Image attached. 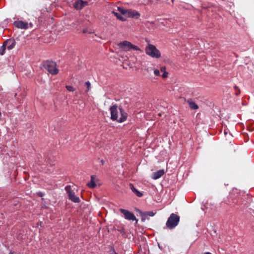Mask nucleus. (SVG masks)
<instances>
[{"instance_id": "obj_30", "label": "nucleus", "mask_w": 254, "mask_h": 254, "mask_svg": "<svg viewBox=\"0 0 254 254\" xmlns=\"http://www.w3.org/2000/svg\"><path fill=\"white\" fill-rule=\"evenodd\" d=\"M113 252L115 253V254H117V253L115 252L114 250H113Z\"/></svg>"}, {"instance_id": "obj_22", "label": "nucleus", "mask_w": 254, "mask_h": 254, "mask_svg": "<svg viewBox=\"0 0 254 254\" xmlns=\"http://www.w3.org/2000/svg\"><path fill=\"white\" fill-rule=\"evenodd\" d=\"M154 74L156 76H159L160 75V71L158 69H153Z\"/></svg>"}, {"instance_id": "obj_2", "label": "nucleus", "mask_w": 254, "mask_h": 254, "mask_svg": "<svg viewBox=\"0 0 254 254\" xmlns=\"http://www.w3.org/2000/svg\"><path fill=\"white\" fill-rule=\"evenodd\" d=\"M118 46L119 48L124 51L127 52L131 50L133 51H140V48L137 46L133 45L130 42L127 41H124L118 44Z\"/></svg>"}, {"instance_id": "obj_31", "label": "nucleus", "mask_w": 254, "mask_h": 254, "mask_svg": "<svg viewBox=\"0 0 254 254\" xmlns=\"http://www.w3.org/2000/svg\"><path fill=\"white\" fill-rule=\"evenodd\" d=\"M146 70H147V71H149V68H147V69H146Z\"/></svg>"}, {"instance_id": "obj_9", "label": "nucleus", "mask_w": 254, "mask_h": 254, "mask_svg": "<svg viewBox=\"0 0 254 254\" xmlns=\"http://www.w3.org/2000/svg\"><path fill=\"white\" fill-rule=\"evenodd\" d=\"M139 213H140L141 216L142 217L141 221L144 222V221H145V220L146 219V217L147 216H148L152 217V216H154L156 212H154L153 211L142 212V211H139Z\"/></svg>"}, {"instance_id": "obj_11", "label": "nucleus", "mask_w": 254, "mask_h": 254, "mask_svg": "<svg viewBox=\"0 0 254 254\" xmlns=\"http://www.w3.org/2000/svg\"><path fill=\"white\" fill-rule=\"evenodd\" d=\"M140 16V14L134 10L128 9L127 17L134 18H138Z\"/></svg>"}, {"instance_id": "obj_26", "label": "nucleus", "mask_w": 254, "mask_h": 254, "mask_svg": "<svg viewBox=\"0 0 254 254\" xmlns=\"http://www.w3.org/2000/svg\"><path fill=\"white\" fill-rule=\"evenodd\" d=\"M101 164H102V165H104V164L105 162H104V161L103 160H101Z\"/></svg>"}, {"instance_id": "obj_23", "label": "nucleus", "mask_w": 254, "mask_h": 254, "mask_svg": "<svg viewBox=\"0 0 254 254\" xmlns=\"http://www.w3.org/2000/svg\"><path fill=\"white\" fill-rule=\"evenodd\" d=\"M83 33H89V34H91V33H93V32L92 31H88L87 29H84L83 30Z\"/></svg>"}, {"instance_id": "obj_10", "label": "nucleus", "mask_w": 254, "mask_h": 254, "mask_svg": "<svg viewBox=\"0 0 254 254\" xmlns=\"http://www.w3.org/2000/svg\"><path fill=\"white\" fill-rule=\"evenodd\" d=\"M87 4V1H85L82 0H78L75 2L74 6L76 9H81L83 7H84Z\"/></svg>"}, {"instance_id": "obj_5", "label": "nucleus", "mask_w": 254, "mask_h": 254, "mask_svg": "<svg viewBox=\"0 0 254 254\" xmlns=\"http://www.w3.org/2000/svg\"><path fill=\"white\" fill-rule=\"evenodd\" d=\"M44 66L50 73L55 75L58 73V69L56 68V64L52 61H46L44 64Z\"/></svg>"}, {"instance_id": "obj_15", "label": "nucleus", "mask_w": 254, "mask_h": 254, "mask_svg": "<svg viewBox=\"0 0 254 254\" xmlns=\"http://www.w3.org/2000/svg\"><path fill=\"white\" fill-rule=\"evenodd\" d=\"M91 178V181L87 184V186L90 188H94L96 186L94 180V177L93 176H92Z\"/></svg>"}, {"instance_id": "obj_6", "label": "nucleus", "mask_w": 254, "mask_h": 254, "mask_svg": "<svg viewBox=\"0 0 254 254\" xmlns=\"http://www.w3.org/2000/svg\"><path fill=\"white\" fill-rule=\"evenodd\" d=\"M65 190L68 194V197L70 200L75 203H78L80 202V198L79 197L75 196L74 192L71 189L70 186H68L65 188Z\"/></svg>"}, {"instance_id": "obj_16", "label": "nucleus", "mask_w": 254, "mask_h": 254, "mask_svg": "<svg viewBox=\"0 0 254 254\" xmlns=\"http://www.w3.org/2000/svg\"><path fill=\"white\" fill-rule=\"evenodd\" d=\"M7 41H9V43L6 45V47L9 50L12 49L15 45V42L14 40H8Z\"/></svg>"}, {"instance_id": "obj_29", "label": "nucleus", "mask_w": 254, "mask_h": 254, "mask_svg": "<svg viewBox=\"0 0 254 254\" xmlns=\"http://www.w3.org/2000/svg\"><path fill=\"white\" fill-rule=\"evenodd\" d=\"M227 131L226 130H224V134H225V135H226V134H227Z\"/></svg>"}, {"instance_id": "obj_21", "label": "nucleus", "mask_w": 254, "mask_h": 254, "mask_svg": "<svg viewBox=\"0 0 254 254\" xmlns=\"http://www.w3.org/2000/svg\"><path fill=\"white\" fill-rule=\"evenodd\" d=\"M66 89L70 92H73L75 90V89L71 86L66 85Z\"/></svg>"}, {"instance_id": "obj_19", "label": "nucleus", "mask_w": 254, "mask_h": 254, "mask_svg": "<svg viewBox=\"0 0 254 254\" xmlns=\"http://www.w3.org/2000/svg\"><path fill=\"white\" fill-rule=\"evenodd\" d=\"M118 10L121 13H122L123 14H124V15H126V16H127L128 9H125L122 8L121 7H118Z\"/></svg>"}, {"instance_id": "obj_1", "label": "nucleus", "mask_w": 254, "mask_h": 254, "mask_svg": "<svg viewBox=\"0 0 254 254\" xmlns=\"http://www.w3.org/2000/svg\"><path fill=\"white\" fill-rule=\"evenodd\" d=\"M110 111L112 120L116 121L119 123H123L126 121L127 117V113L122 108L114 105L110 108Z\"/></svg>"}, {"instance_id": "obj_18", "label": "nucleus", "mask_w": 254, "mask_h": 254, "mask_svg": "<svg viewBox=\"0 0 254 254\" xmlns=\"http://www.w3.org/2000/svg\"><path fill=\"white\" fill-rule=\"evenodd\" d=\"M17 97V100L19 103H21L22 101L23 100L24 97H25V95L24 93H21L20 95H18L17 93L15 94V97Z\"/></svg>"}, {"instance_id": "obj_28", "label": "nucleus", "mask_w": 254, "mask_h": 254, "mask_svg": "<svg viewBox=\"0 0 254 254\" xmlns=\"http://www.w3.org/2000/svg\"><path fill=\"white\" fill-rule=\"evenodd\" d=\"M114 14H115V15H116L118 17V18H119V17H118V14L117 13H115V12H114Z\"/></svg>"}, {"instance_id": "obj_12", "label": "nucleus", "mask_w": 254, "mask_h": 254, "mask_svg": "<svg viewBox=\"0 0 254 254\" xmlns=\"http://www.w3.org/2000/svg\"><path fill=\"white\" fill-rule=\"evenodd\" d=\"M165 174V171L163 169L160 170L152 174V178L154 180H157L161 178Z\"/></svg>"}, {"instance_id": "obj_8", "label": "nucleus", "mask_w": 254, "mask_h": 254, "mask_svg": "<svg viewBox=\"0 0 254 254\" xmlns=\"http://www.w3.org/2000/svg\"><path fill=\"white\" fill-rule=\"evenodd\" d=\"M14 26L21 29H27L28 28V23L22 21H17L14 22Z\"/></svg>"}, {"instance_id": "obj_3", "label": "nucleus", "mask_w": 254, "mask_h": 254, "mask_svg": "<svg viewBox=\"0 0 254 254\" xmlns=\"http://www.w3.org/2000/svg\"><path fill=\"white\" fill-rule=\"evenodd\" d=\"M145 53L147 55L153 58L158 59L161 57L160 51L155 46L148 44L145 48Z\"/></svg>"}, {"instance_id": "obj_14", "label": "nucleus", "mask_w": 254, "mask_h": 254, "mask_svg": "<svg viewBox=\"0 0 254 254\" xmlns=\"http://www.w3.org/2000/svg\"><path fill=\"white\" fill-rule=\"evenodd\" d=\"M187 102L191 109L196 110L198 108V106L191 100H188Z\"/></svg>"}, {"instance_id": "obj_24", "label": "nucleus", "mask_w": 254, "mask_h": 254, "mask_svg": "<svg viewBox=\"0 0 254 254\" xmlns=\"http://www.w3.org/2000/svg\"><path fill=\"white\" fill-rule=\"evenodd\" d=\"M168 73L166 71H164L162 75V76L163 78H167L168 77Z\"/></svg>"}, {"instance_id": "obj_27", "label": "nucleus", "mask_w": 254, "mask_h": 254, "mask_svg": "<svg viewBox=\"0 0 254 254\" xmlns=\"http://www.w3.org/2000/svg\"><path fill=\"white\" fill-rule=\"evenodd\" d=\"M202 254H212L211 253H210V252H205Z\"/></svg>"}, {"instance_id": "obj_17", "label": "nucleus", "mask_w": 254, "mask_h": 254, "mask_svg": "<svg viewBox=\"0 0 254 254\" xmlns=\"http://www.w3.org/2000/svg\"><path fill=\"white\" fill-rule=\"evenodd\" d=\"M8 43H9V41H5L3 43L2 46H1L0 48V55H3L4 54L6 46Z\"/></svg>"}, {"instance_id": "obj_13", "label": "nucleus", "mask_w": 254, "mask_h": 254, "mask_svg": "<svg viewBox=\"0 0 254 254\" xmlns=\"http://www.w3.org/2000/svg\"><path fill=\"white\" fill-rule=\"evenodd\" d=\"M129 187L131 190L137 196L141 197L142 196V193L135 189L132 184H130Z\"/></svg>"}, {"instance_id": "obj_20", "label": "nucleus", "mask_w": 254, "mask_h": 254, "mask_svg": "<svg viewBox=\"0 0 254 254\" xmlns=\"http://www.w3.org/2000/svg\"><path fill=\"white\" fill-rule=\"evenodd\" d=\"M85 86L87 87L86 92H88L91 89V84L89 81H86L85 83Z\"/></svg>"}, {"instance_id": "obj_25", "label": "nucleus", "mask_w": 254, "mask_h": 254, "mask_svg": "<svg viewBox=\"0 0 254 254\" xmlns=\"http://www.w3.org/2000/svg\"><path fill=\"white\" fill-rule=\"evenodd\" d=\"M165 70H166V67L165 66H162V67H161L160 68V70L162 72H164V71H166Z\"/></svg>"}, {"instance_id": "obj_4", "label": "nucleus", "mask_w": 254, "mask_h": 254, "mask_svg": "<svg viewBox=\"0 0 254 254\" xmlns=\"http://www.w3.org/2000/svg\"><path fill=\"white\" fill-rule=\"evenodd\" d=\"M180 217L174 213H172L167 221L166 227L169 229H174L178 225Z\"/></svg>"}, {"instance_id": "obj_7", "label": "nucleus", "mask_w": 254, "mask_h": 254, "mask_svg": "<svg viewBox=\"0 0 254 254\" xmlns=\"http://www.w3.org/2000/svg\"><path fill=\"white\" fill-rule=\"evenodd\" d=\"M120 211L124 214L126 219L132 221L136 220V222L138 221L134 215L129 211L124 209H120Z\"/></svg>"}]
</instances>
